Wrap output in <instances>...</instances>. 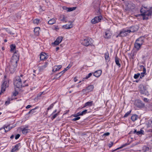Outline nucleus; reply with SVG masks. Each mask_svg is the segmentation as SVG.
Listing matches in <instances>:
<instances>
[{
  "label": "nucleus",
  "mask_w": 152,
  "mask_h": 152,
  "mask_svg": "<svg viewBox=\"0 0 152 152\" xmlns=\"http://www.w3.org/2000/svg\"><path fill=\"white\" fill-rule=\"evenodd\" d=\"M141 68L143 69V72L141 73L140 76V78H142L144 76V74H146V70L145 67L143 65H141L140 66Z\"/></svg>",
  "instance_id": "nucleus-19"
},
{
  "label": "nucleus",
  "mask_w": 152,
  "mask_h": 152,
  "mask_svg": "<svg viewBox=\"0 0 152 152\" xmlns=\"http://www.w3.org/2000/svg\"><path fill=\"white\" fill-rule=\"evenodd\" d=\"M51 45L54 47L57 45V39L54 42L52 43Z\"/></svg>",
  "instance_id": "nucleus-42"
},
{
  "label": "nucleus",
  "mask_w": 152,
  "mask_h": 152,
  "mask_svg": "<svg viewBox=\"0 0 152 152\" xmlns=\"http://www.w3.org/2000/svg\"><path fill=\"white\" fill-rule=\"evenodd\" d=\"M61 67L62 66L61 65L58 66V70L61 68Z\"/></svg>",
  "instance_id": "nucleus-58"
},
{
  "label": "nucleus",
  "mask_w": 152,
  "mask_h": 152,
  "mask_svg": "<svg viewBox=\"0 0 152 152\" xmlns=\"http://www.w3.org/2000/svg\"><path fill=\"white\" fill-rule=\"evenodd\" d=\"M144 132V131L143 130H141L140 131H137V134L139 135L143 134Z\"/></svg>",
  "instance_id": "nucleus-44"
},
{
  "label": "nucleus",
  "mask_w": 152,
  "mask_h": 152,
  "mask_svg": "<svg viewBox=\"0 0 152 152\" xmlns=\"http://www.w3.org/2000/svg\"><path fill=\"white\" fill-rule=\"evenodd\" d=\"M140 75V74L139 73H137V74H135L134 75V77L135 79H137L138 78Z\"/></svg>",
  "instance_id": "nucleus-43"
},
{
  "label": "nucleus",
  "mask_w": 152,
  "mask_h": 152,
  "mask_svg": "<svg viewBox=\"0 0 152 152\" xmlns=\"http://www.w3.org/2000/svg\"><path fill=\"white\" fill-rule=\"evenodd\" d=\"M14 135H12L11 136L10 138L11 139H13L14 138Z\"/></svg>",
  "instance_id": "nucleus-64"
},
{
  "label": "nucleus",
  "mask_w": 152,
  "mask_h": 152,
  "mask_svg": "<svg viewBox=\"0 0 152 152\" xmlns=\"http://www.w3.org/2000/svg\"><path fill=\"white\" fill-rule=\"evenodd\" d=\"M104 57L105 61L107 62L109 61L110 60V58L109 57V53L108 52H107L104 54Z\"/></svg>",
  "instance_id": "nucleus-23"
},
{
  "label": "nucleus",
  "mask_w": 152,
  "mask_h": 152,
  "mask_svg": "<svg viewBox=\"0 0 152 152\" xmlns=\"http://www.w3.org/2000/svg\"><path fill=\"white\" fill-rule=\"evenodd\" d=\"M56 66H55L53 69L52 71L54 72L57 71V68L56 67Z\"/></svg>",
  "instance_id": "nucleus-52"
},
{
  "label": "nucleus",
  "mask_w": 152,
  "mask_h": 152,
  "mask_svg": "<svg viewBox=\"0 0 152 152\" xmlns=\"http://www.w3.org/2000/svg\"><path fill=\"white\" fill-rule=\"evenodd\" d=\"M126 7V10H133L135 8V5L131 2H126L125 3Z\"/></svg>",
  "instance_id": "nucleus-5"
},
{
  "label": "nucleus",
  "mask_w": 152,
  "mask_h": 152,
  "mask_svg": "<svg viewBox=\"0 0 152 152\" xmlns=\"http://www.w3.org/2000/svg\"><path fill=\"white\" fill-rule=\"evenodd\" d=\"M18 94V92L17 91H15V92L13 93V95L15 96H16Z\"/></svg>",
  "instance_id": "nucleus-51"
},
{
  "label": "nucleus",
  "mask_w": 152,
  "mask_h": 152,
  "mask_svg": "<svg viewBox=\"0 0 152 152\" xmlns=\"http://www.w3.org/2000/svg\"><path fill=\"white\" fill-rule=\"evenodd\" d=\"M87 90V88L86 89H83L82 90V91L83 92H86Z\"/></svg>",
  "instance_id": "nucleus-62"
},
{
  "label": "nucleus",
  "mask_w": 152,
  "mask_h": 152,
  "mask_svg": "<svg viewBox=\"0 0 152 152\" xmlns=\"http://www.w3.org/2000/svg\"><path fill=\"white\" fill-rule=\"evenodd\" d=\"M77 81V79L76 77H75L74 78V81L75 82H76Z\"/></svg>",
  "instance_id": "nucleus-60"
},
{
  "label": "nucleus",
  "mask_w": 152,
  "mask_h": 152,
  "mask_svg": "<svg viewBox=\"0 0 152 152\" xmlns=\"http://www.w3.org/2000/svg\"><path fill=\"white\" fill-rule=\"evenodd\" d=\"M31 107V105H28L27 106H26V109H28V108H29L30 107Z\"/></svg>",
  "instance_id": "nucleus-57"
},
{
  "label": "nucleus",
  "mask_w": 152,
  "mask_h": 152,
  "mask_svg": "<svg viewBox=\"0 0 152 152\" xmlns=\"http://www.w3.org/2000/svg\"><path fill=\"white\" fill-rule=\"evenodd\" d=\"M118 37H122V36L120 32L119 34L118 35L116 36V38H118Z\"/></svg>",
  "instance_id": "nucleus-55"
},
{
  "label": "nucleus",
  "mask_w": 152,
  "mask_h": 152,
  "mask_svg": "<svg viewBox=\"0 0 152 152\" xmlns=\"http://www.w3.org/2000/svg\"><path fill=\"white\" fill-rule=\"evenodd\" d=\"M113 142H111L110 143L109 145H108L109 147V148L113 146Z\"/></svg>",
  "instance_id": "nucleus-53"
},
{
  "label": "nucleus",
  "mask_w": 152,
  "mask_h": 152,
  "mask_svg": "<svg viewBox=\"0 0 152 152\" xmlns=\"http://www.w3.org/2000/svg\"><path fill=\"white\" fill-rule=\"evenodd\" d=\"M102 73V71L99 70L96 71L94 73V75L96 77H99L100 76Z\"/></svg>",
  "instance_id": "nucleus-22"
},
{
  "label": "nucleus",
  "mask_w": 152,
  "mask_h": 152,
  "mask_svg": "<svg viewBox=\"0 0 152 152\" xmlns=\"http://www.w3.org/2000/svg\"><path fill=\"white\" fill-rule=\"evenodd\" d=\"M92 73H89L84 78H83V79H87L92 75Z\"/></svg>",
  "instance_id": "nucleus-40"
},
{
  "label": "nucleus",
  "mask_w": 152,
  "mask_h": 152,
  "mask_svg": "<svg viewBox=\"0 0 152 152\" xmlns=\"http://www.w3.org/2000/svg\"><path fill=\"white\" fill-rule=\"evenodd\" d=\"M80 114H81L80 112H79L77 113L75 115H74L73 116L75 117H79L78 116H79L81 115Z\"/></svg>",
  "instance_id": "nucleus-47"
},
{
  "label": "nucleus",
  "mask_w": 152,
  "mask_h": 152,
  "mask_svg": "<svg viewBox=\"0 0 152 152\" xmlns=\"http://www.w3.org/2000/svg\"><path fill=\"white\" fill-rule=\"evenodd\" d=\"M140 12L143 16V20H148V17L151 16L152 13V12L150 11L149 9L143 6L141 9Z\"/></svg>",
  "instance_id": "nucleus-2"
},
{
  "label": "nucleus",
  "mask_w": 152,
  "mask_h": 152,
  "mask_svg": "<svg viewBox=\"0 0 152 152\" xmlns=\"http://www.w3.org/2000/svg\"><path fill=\"white\" fill-rule=\"evenodd\" d=\"M20 136V135L19 134H17V135H16V136L15 137V139L16 140H17L19 138Z\"/></svg>",
  "instance_id": "nucleus-48"
},
{
  "label": "nucleus",
  "mask_w": 152,
  "mask_h": 152,
  "mask_svg": "<svg viewBox=\"0 0 152 152\" xmlns=\"http://www.w3.org/2000/svg\"><path fill=\"white\" fill-rule=\"evenodd\" d=\"M137 130L136 129H134V131L133 132L131 131L130 132L131 133H134V134L136 133L137 134Z\"/></svg>",
  "instance_id": "nucleus-54"
},
{
  "label": "nucleus",
  "mask_w": 152,
  "mask_h": 152,
  "mask_svg": "<svg viewBox=\"0 0 152 152\" xmlns=\"http://www.w3.org/2000/svg\"><path fill=\"white\" fill-rule=\"evenodd\" d=\"M141 46L140 44L136 41L135 42L134 44V47L137 50H139L140 49Z\"/></svg>",
  "instance_id": "nucleus-25"
},
{
  "label": "nucleus",
  "mask_w": 152,
  "mask_h": 152,
  "mask_svg": "<svg viewBox=\"0 0 152 152\" xmlns=\"http://www.w3.org/2000/svg\"><path fill=\"white\" fill-rule=\"evenodd\" d=\"M102 19V15L96 16L91 20V23L92 24L97 23L101 21V20Z\"/></svg>",
  "instance_id": "nucleus-6"
},
{
  "label": "nucleus",
  "mask_w": 152,
  "mask_h": 152,
  "mask_svg": "<svg viewBox=\"0 0 152 152\" xmlns=\"http://www.w3.org/2000/svg\"><path fill=\"white\" fill-rule=\"evenodd\" d=\"M69 110H66V111H65V113H64V114H66L68 113L69 112Z\"/></svg>",
  "instance_id": "nucleus-59"
},
{
  "label": "nucleus",
  "mask_w": 152,
  "mask_h": 152,
  "mask_svg": "<svg viewBox=\"0 0 152 152\" xmlns=\"http://www.w3.org/2000/svg\"><path fill=\"white\" fill-rule=\"evenodd\" d=\"M72 25L71 24H66L63 25L62 27L66 29H69L72 27Z\"/></svg>",
  "instance_id": "nucleus-27"
},
{
  "label": "nucleus",
  "mask_w": 152,
  "mask_h": 152,
  "mask_svg": "<svg viewBox=\"0 0 152 152\" xmlns=\"http://www.w3.org/2000/svg\"><path fill=\"white\" fill-rule=\"evenodd\" d=\"M131 110H130L129 111L127 112L124 115V117L126 118L131 113Z\"/></svg>",
  "instance_id": "nucleus-41"
},
{
  "label": "nucleus",
  "mask_w": 152,
  "mask_h": 152,
  "mask_svg": "<svg viewBox=\"0 0 152 152\" xmlns=\"http://www.w3.org/2000/svg\"><path fill=\"white\" fill-rule=\"evenodd\" d=\"M22 131L23 134H26L27 133L30 132V130L28 129V127L27 126L23 128L22 130Z\"/></svg>",
  "instance_id": "nucleus-20"
},
{
  "label": "nucleus",
  "mask_w": 152,
  "mask_h": 152,
  "mask_svg": "<svg viewBox=\"0 0 152 152\" xmlns=\"http://www.w3.org/2000/svg\"><path fill=\"white\" fill-rule=\"evenodd\" d=\"M134 104L135 107L138 108H141L142 107L144 104L139 99H137L135 101Z\"/></svg>",
  "instance_id": "nucleus-7"
},
{
  "label": "nucleus",
  "mask_w": 152,
  "mask_h": 152,
  "mask_svg": "<svg viewBox=\"0 0 152 152\" xmlns=\"http://www.w3.org/2000/svg\"><path fill=\"white\" fill-rule=\"evenodd\" d=\"M111 34L109 31H107L105 32L104 37L107 39H108L110 38L111 36Z\"/></svg>",
  "instance_id": "nucleus-18"
},
{
  "label": "nucleus",
  "mask_w": 152,
  "mask_h": 152,
  "mask_svg": "<svg viewBox=\"0 0 152 152\" xmlns=\"http://www.w3.org/2000/svg\"><path fill=\"white\" fill-rule=\"evenodd\" d=\"M13 100L12 99H11L10 98H8L7 100L5 102V104H8L10 103V102Z\"/></svg>",
  "instance_id": "nucleus-39"
},
{
  "label": "nucleus",
  "mask_w": 152,
  "mask_h": 152,
  "mask_svg": "<svg viewBox=\"0 0 152 152\" xmlns=\"http://www.w3.org/2000/svg\"><path fill=\"white\" fill-rule=\"evenodd\" d=\"M63 39V37L62 36H60L58 37V45L62 41Z\"/></svg>",
  "instance_id": "nucleus-34"
},
{
  "label": "nucleus",
  "mask_w": 152,
  "mask_h": 152,
  "mask_svg": "<svg viewBox=\"0 0 152 152\" xmlns=\"http://www.w3.org/2000/svg\"><path fill=\"white\" fill-rule=\"evenodd\" d=\"M143 100L145 102H148V99L147 98H144L143 99Z\"/></svg>",
  "instance_id": "nucleus-56"
},
{
  "label": "nucleus",
  "mask_w": 152,
  "mask_h": 152,
  "mask_svg": "<svg viewBox=\"0 0 152 152\" xmlns=\"http://www.w3.org/2000/svg\"><path fill=\"white\" fill-rule=\"evenodd\" d=\"M76 118H73L72 121H75L77 120H79L80 118V117H76Z\"/></svg>",
  "instance_id": "nucleus-46"
},
{
  "label": "nucleus",
  "mask_w": 152,
  "mask_h": 152,
  "mask_svg": "<svg viewBox=\"0 0 152 152\" xmlns=\"http://www.w3.org/2000/svg\"><path fill=\"white\" fill-rule=\"evenodd\" d=\"M76 8V7H68L66 6L63 7V9L64 10H66V12H70L75 10Z\"/></svg>",
  "instance_id": "nucleus-11"
},
{
  "label": "nucleus",
  "mask_w": 152,
  "mask_h": 152,
  "mask_svg": "<svg viewBox=\"0 0 152 152\" xmlns=\"http://www.w3.org/2000/svg\"><path fill=\"white\" fill-rule=\"evenodd\" d=\"M137 116L136 115H134L132 116L131 117V119L133 121H134L137 119Z\"/></svg>",
  "instance_id": "nucleus-32"
},
{
  "label": "nucleus",
  "mask_w": 152,
  "mask_h": 152,
  "mask_svg": "<svg viewBox=\"0 0 152 152\" xmlns=\"http://www.w3.org/2000/svg\"><path fill=\"white\" fill-rule=\"evenodd\" d=\"M21 144L20 143H18L16 144L14 147L12 149L11 151L13 152L18 151L21 148Z\"/></svg>",
  "instance_id": "nucleus-13"
},
{
  "label": "nucleus",
  "mask_w": 152,
  "mask_h": 152,
  "mask_svg": "<svg viewBox=\"0 0 152 152\" xmlns=\"http://www.w3.org/2000/svg\"><path fill=\"white\" fill-rule=\"evenodd\" d=\"M127 145H128V144L127 143H125V144H123V145H122L120 147L116 148V149H115V150H114L113 151H116L117 150L121 148H123L124 147L126 146Z\"/></svg>",
  "instance_id": "nucleus-36"
},
{
  "label": "nucleus",
  "mask_w": 152,
  "mask_h": 152,
  "mask_svg": "<svg viewBox=\"0 0 152 152\" xmlns=\"http://www.w3.org/2000/svg\"><path fill=\"white\" fill-rule=\"evenodd\" d=\"M40 30V28L39 27H37L35 28L34 31L35 35L36 36H38L39 35Z\"/></svg>",
  "instance_id": "nucleus-24"
},
{
  "label": "nucleus",
  "mask_w": 152,
  "mask_h": 152,
  "mask_svg": "<svg viewBox=\"0 0 152 152\" xmlns=\"http://www.w3.org/2000/svg\"><path fill=\"white\" fill-rule=\"evenodd\" d=\"M72 66V65L69 64L68 66H67V67L69 69Z\"/></svg>",
  "instance_id": "nucleus-63"
},
{
  "label": "nucleus",
  "mask_w": 152,
  "mask_h": 152,
  "mask_svg": "<svg viewBox=\"0 0 152 152\" xmlns=\"http://www.w3.org/2000/svg\"><path fill=\"white\" fill-rule=\"evenodd\" d=\"M94 88V87L93 85H90L88 86L86 88L88 91H90L93 90Z\"/></svg>",
  "instance_id": "nucleus-30"
},
{
  "label": "nucleus",
  "mask_w": 152,
  "mask_h": 152,
  "mask_svg": "<svg viewBox=\"0 0 152 152\" xmlns=\"http://www.w3.org/2000/svg\"><path fill=\"white\" fill-rule=\"evenodd\" d=\"M122 37L126 36L129 35L130 33V32L129 29L124 28L122 29L120 32Z\"/></svg>",
  "instance_id": "nucleus-8"
},
{
  "label": "nucleus",
  "mask_w": 152,
  "mask_h": 152,
  "mask_svg": "<svg viewBox=\"0 0 152 152\" xmlns=\"http://www.w3.org/2000/svg\"><path fill=\"white\" fill-rule=\"evenodd\" d=\"M56 102H54L52 104L47 108V110L48 111L50 110L52 108L54 105L55 104Z\"/></svg>",
  "instance_id": "nucleus-37"
},
{
  "label": "nucleus",
  "mask_w": 152,
  "mask_h": 152,
  "mask_svg": "<svg viewBox=\"0 0 152 152\" xmlns=\"http://www.w3.org/2000/svg\"><path fill=\"white\" fill-rule=\"evenodd\" d=\"M129 29L130 33L131 32H134L137 31L138 27L137 26H133L130 27Z\"/></svg>",
  "instance_id": "nucleus-16"
},
{
  "label": "nucleus",
  "mask_w": 152,
  "mask_h": 152,
  "mask_svg": "<svg viewBox=\"0 0 152 152\" xmlns=\"http://www.w3.org/2000/svg\"><path fill=\"white\" fill-rule=\"evenodd\" d=\"M19 77L20 78L22 82H23L24 84L26 82V76L25 75L21 74Z\"/></svg>",
  "instance_id": "nucleus-21"
},
{
  "label": "nucleus",
  "mask_w": 152,
  "mask_h": 152,
  "mask_svg": "<svg viewBox=\"0 0 152 152\" xmlns=\"http://www.w3.org/2000/svg\"><path fill=\"white\" fill-rule=\"evenodd\" d=\"M93 103V101L87 102L85 103L83 108H85L86 107H90L92 105Z\"/></svg>",
  "instance_id": "nucleus-26"
},
{
  "label": "nucleus",
  "mask_w": 152,
  "mask_h": 152,
  "mask_svg": "<svg viewBox=\"0 0 152 152\" xmlns=\"http://www.w3.org/2000/svg\"><path fill=\"white\" fill-rule=\"evenodd\" d=\"M81 44L87 47L89 46H94L92 39L89 37H86L81 41Z\"/></svg>",
  "instance_id": "nucleus-3"
},
{
  "label": "nucleus",
  "mask_w": 152,
  "mask_h": 152,
  "mask_svg": "<svg viewBox=\"0 0 152 152\" xmlns=\"http://www.w3.org/2000/svg\"><path fill=\"white\" fill-rule=\"evenodd\" d=\"M10 51L11 52H13L14 50L15 49L16 46L15 45L12 44L10 45Z\"/></svg>",
  "instance_id": "nucleus-33"
},
{
  "label": "nucleus",
  "mask_w": 152,
  "mask_h": 152,
  "mask_svg": "<svg viewBox=\"0 0 152 152\" xmlns=\"http://www.w3.org/2000/svg\"><path fill=\"white\" fill-rule=\"evenodd\" d=\"M56 20V19H52L48 21V23L50 25H52L55 23Z\"/></svg>",
  "instance_id": "nucleus-29"
},
{
  "label": "nucleus",
  "mask_w": 152,
  "mask_h": 152,
  "mask_svg": "<svg viewBox=\"0 0 152 152\" xmlns=\"http://www.w3.org/2000/svg\"><path fill=\"white\" fill-rule=\"evenodd\" d=\"M59 20L62 22L66 23L67 22V18L65 17L64 15H61L59 18Z\"/></svg>",
  "instance_id": "nucleus-17"
},
{
  "label": "nucleus",
  "mask_w": 152,
  "mask_h": 152,
  "mask_svg": "<svg viewBox=\"0 0 152 152\" xmlns=\"http://www.w3.org/2000/svg\"><path fill=\"white\" fill-rule=\"evenodd\" d=\"M57 116V113H56L53 115L51 117V119L53 120Z\"/></svg>",
  "instance_id": "nucleus-49"
},
{
  "label": "nucleus",
  "mask_w": 152,
  "mask_h": 152,
  "mask_svg": "<svg viewBox=\"0 0 152 152\" xmlns=\"http://www.w3.org/2000/svg\"><path fill=\"white\" fill-rule=\"evenodd\" d=\"M16 80V81H20L22 82V81L21 80V79H20V78L19 77V76H17L15 77V80Z\"/></svg>",
  "instance_id": "nucleus-38"
},
{
  "label": "nucleus",
  "mask_w": 152,
  "mask_h": 152,
  "mask_svg": "<svg viewBox=\"0 0 152 152\" xmlns=\"http://www.w3.org/2000/svg\"><path fill=\"white\" fill-rule=\"evenodd\" d=\"M139 91L140 93L143 94H146V87L143 85H140V86L139 87Z\"/></svg>",
  "instance_id": "nucleus-9"
},
{
  "label": "nucleus",
  "mask_w": 152,
  "mask_h": 152,
  "mask_svg": "<svg viewBox=\"0 0 152 152\" xmlns=\"http://www.w3.org/2000/svg\"><path fill=\"white\" fill-rule=\"evenodd\" d=\"M37 108V107H36L35 108L31 110L28 113H27V115L29 114H33L34 113L36 112L35 111L36 109Z\"/></svg>",
  "instance_id": "nucleus-31"
},
{
  "label": "nucleus",
  "mask_w": 152,
  "mask_h": 152,
  "mask_svg": "<svg viewBox=\"0 0 152 152\" xmlns=\"http://www.w3.org/2000/svg\"><path fill=\"white\" fill-rule=\"evenodd\" d=\"M40 21V20L39 19L37 18H36L34 19L33 20V23L34 24H36L37 25H38L39 23V22Z\"/></svg>",
  "instance_id": "nucleus-35"
},
{
  "label": "nucleus",
  "mask_w": 152,
  "mask_h": 152,
  "mask_svg": "<svg viewBox=\"0 0 152 152\" xmlns=\"http://www.w3.org/2000/svg\"><path fill=\"white\" fill-rule=\"evenodd\" d=\"M9 79H6L5 80L1 85L0 95L3 93L5 91L6 88L9 86Z\"/></svg>",
  "instance_id": "nucleus-4"
},
{
  "label": "nucleus",
  "mask_w": 152,
  "mask_h": 152,
  "mask_svg": "<svg viewBox=\"0 0 152 152\" xmlns=\"http://www.w3.org/2000/svg\"><path fill=\"white\" fill-rule=\"evenodd\" d=\"M87 110H85L82 112H80V113L81 115H84L85 114L87 113Z\"/></svg>",
  "instance_id": "nucleus-45"
},
{
  "label": "nucleus",
  "mask_w": 152,
  "mask_h": 152,
  "mask_svg": "<svg viewBox=\"0 0 152 152\" xmlns=\"http://www.w3.org/2000/svg\"><path fill=\"white\" fill-rule=\"evenodd\" d=\"M48 58V55L45 53L42 52L40 55V58L41 60H43L47 59Z\"/></svg>",
  "instance_id": "nucleus-14"
},
{
  "label": "nucleus",
  "mask_w": 152,
  "mask_h": 152,
  "mask_svg": "<svg viewBox=\"0 0 152 152\" xmlns=\"http://www.w3.org/2000/svg\"><path fill=\"white\" fill-rule=\"evenodd\" d=\"M14 86L18 88H20L22 87V86H25L22 85V82L16 81L15 80L14 81Z\"/></svg>",
  "instance_id": "nucleus-10"
},
{
  "label": "nucleus",
  "mask_w": 152,
  "mask_h": 152,
  "mask_svg": "<svg viewBox=\"0 0 152 152\" xmlns=\"http://www.w3.org/2000/svg\"><path fill=\"white\" fill-rule=\"evenodd\" d=\"M48 61H45L42 64V65L39 66L40 70H43L45 69L48 66Z\"/></svg>",
  "instance_id": "nucleus-12"
},
{
  "label": "nucleus",
  "mask_w": 152,
  "mask_h": 152,
  "mask_svg": "<svg viewBox=\"0 0 152 152\" xmlns=\"http://www.w3.org/2000/svg\"><path fill=\"white\" fill-rule=\"evenodd\" d=\"M16 53L17 52L15 51L11 60L9 66L6 69H9L11 73H13L15 72L17 66V62L18 61L19 56L18 54L16 55Z\"/></svg>",
  "instance_id": "nucleus-1"
},
{
  "label": "nucleus",
  "mask_w": 152,
  "mask_h": 152,
  "mask_svg": "<svg viewBox=\"0 0 152 152\" xmlns=\"http://www.w3.org/2000/svg\"><path fill=\"white\" fill-rule=\"evenodd\" d=\"M110 133L109 132H106V133H104V134L103 135V136H108L110 135Z\"/></svg>",
  "instance_id": "nucleus-50"
},
{
  "label": "nucleus",
  "mask_w": 152,
  "mask_h": 152,
  "mask_svg": "<svg viewBox=\"0 0 152 152\" xmlns=\"http://www.w3.org/2000/svg\"><path fill=\"white\" fill-rule=\"evenodd\" d=\"M64 73H62V71L60 72L59 73H58V75H62V74H63Z\"/></svg>",
  "instance_id": "nucleus-61"
},
{
  "label": "nucleus",
  "mask_w": 152,
  "mask_h": 152,
  "mask_svg": "<svg viewBox=\"0 0 152 152\" xmlns=\"http://www.w3.org/2000/svg\"><path fill=\"white\" fill-rule=\"evenodd\" d=\"M145 38L143 37H141L137 39L136 42L142 45L144 42Z\"/></svg>",
  "instance_id": "nucleus-15"
},
{
  "label": "nucleus",
  "mask_w": 152,
  "mask_h": 152,
  "mask_svg": "<svg viewBox=\"0 0 152 152\" xmlns=\"http://www.w3.org/2000/svg\"><path fill=\"white\" fill-rule=\"evenodd\" d=\"M115 61L116 64L118 66L119 68L121 66V65L119 63V59L117 56H115Z\"/></svg>",
  "instance_id": "nucleus-28"
}]
</instances>
